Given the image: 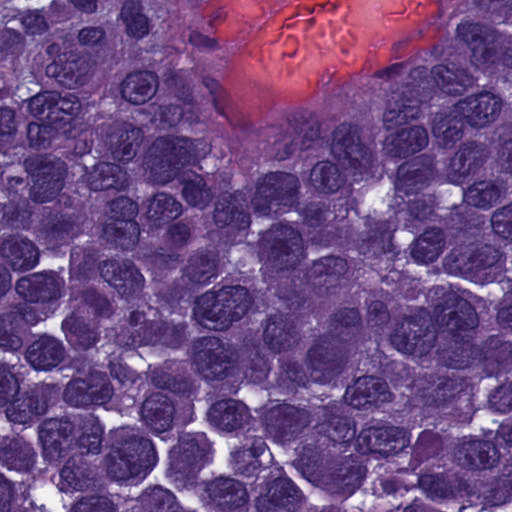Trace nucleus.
I'll list each match as a JSON object with an SVG mask.
<instances>
[{
	"label": "nucleus",
	"instance_id": "nucleus-26",
	"mask_svg": "<svg viewBox=\"0 0 512 512\" xmlns=\"http://www.w3.org/2000/svg\"><path fill=\"white\" fill-rule=\"evenodd\" d=\"M181 214V204L166 194H157L149 204L148 218L154 222H165Z\"/></svg>",
	"mask_w": 512,
	"mask_h": 512
},
{
	"label": "nucleus",
	"instance_id": "nucleus-39",
	"mask_svg": "<svg viewBox=\"0 0 512 512\" xmlns=\"http://www.w3.org/2000/svg\"><path fill=\"white\" fill-rule=\"evenodd\" d=\"M18 392V382L14 374L4 365L0 366V405L5 404Z\"/></svg>",
	"mask_w": 512,
	"mask_h": 512
},
{
	"label": "nucleus",
	"instance_id": "nucleus-18",
	"mask_svg": "<svg viewBox=\"0 0 512 512\" xmlns=\"http://www.w3.org/2000/svg\"><path fill=\"white\" fill-rule=\"evenodd\" d=\"M88 181L93 190L121 189L126 184V174L119 165L99 163L90 173Z\"/></svg>",
	"mask_w": 512,
	"mask_h": 512
},
{
	"label": "nucleus",
	"instance_id": "nucleus-21",
	"mask_svg": "<svg viewBox=\"0 0 512 512\" xmlns=\"http://www.w3.org/2000/svg\"><path fill=\"white\" fill-rule=\"evenodd\" d=\"M400 100L401 95L399 93H392L388 100L384 112V124L387 130H391L394 126L401 125L408 118H414L418 113V101L416 99H407L409 103H403V109H399Z\"/></svg>",
	"mask_w": 512,
	"mask_h": 512
},
{
	"label": "nucleus",
	"instance_id": "nucleus-63",
	"mask_svg": "<svg viewBox=\"0 0 512 512\" xmlns=\"http://www.w3.org/2000/svg\"><path fill=\"white\" fill-rule=\"evenodd\" d=\"M29 309V312L26 311L24 314H23V317L25 319L26 322L30 323V324H34L36 323L38 320H41L42 318L41 317H37V316H33L32 315V312L34 310V307H28Z\"/></svg>",
	"mask_w": 512,
	"mask_h": 512
},
{
	"label": "nucleus",
	"instance_id": "nucleus-60",
	"mask_svg": "<svg viewBox=\"0 0 512 512\" xmlns=\"http://www.w3.org/2000/svg\"><path fill=\"white\" fill-rule=\"evenodd\" d=\"M179 450L187 455H194L198 451V444L195 443V439H191L190 442L182 439Z\"/></svg>",
	"mask_w": 512,
	"mask_h": 512
},
{
	"label": "nucleus",
	"instance_id": "nucleus-17",
	"mask_svg": "<svg viewBox=\"0 0 512 512\" xmlns=\"http://www.w3.org/2000/svg\"><path fill=\"white\" fill-rule=\"evenodd\" d=\"M1 251L9 259L14 270H28L37 263V249L32 242L25 239L6 241L2 245Z\"/></svg>",
	"mask_w": 512,
	"mask_h": 512
},
{
	"label": "nucleus",
	"instance_id": "nucleus-15",
	"mask_svg": "<svg viewBox=\"0 0 512 512\" xmlns=\"http://www.w3.org/2000/svg\"><path fill=\"white\" fill-rule=\"evenodd\" d=\"M101 275L109 284L118 289L135 291L143 285L144 278L131 263L105 262L101 267ZM126 293V290L123 291Z\"/></svg>",
	"mask_w": 512,
	"mask_h": 512
},
{
	"label": "nucleus",
	"instance_id": "nucleus-27",
	"mask_svg": "<svg viewBox=\"0 0 512 512\" xmlns=\"http://www.w3.org/2000/svg\"><path fill=\"white\" fill-rule=\"evenodd\" d=\"M280 175H266L259 183L254 198L252 200L253 208L261 215L267 214L273 201L276 200L275 195L278 194L276 184L279 182Z\"/></svg>",
	"mask_w": 512,
	"mask_h": 512
},
{
	"label": "nucleus",
	"instance_id": "nucleus-19",
	"mask_svg": "<svg viewBox=\"0 0 512 512\" xmlns=\"http://www.w3.org/2000/svg\"><path fill=\"white\" fill-rule=\"evenodd\" d=\"M120 19L126 27L129 36L140 39L149 32L148 18L142 12L140 0H126L121 13Z\"/></svg>",
	"mask_w": 512,
	"mask_h": 512
},
{
	"label": "nucleus",
	"instance_id": "nucleus-32",
	"mask_svg": "<svg viewBox=\"0 0 512 512\" xmlns=\"http://www.w3.org/2000/svg\"><path fill=\"white\" fill-rule=\"evenodd\" d=\"M474 148L467 147L460 150L451 160L450 169L454 174L453 181L458 182L460 178L473 172L478 166V159Z\"/></svg>",
	"mask_w": 512,
	"mask_h": 512
},
{
	"label": "nucleus",
	"instance_id": "nucleus-9",
	"mask_svg": "<svg viewBox=\"0 0 512 512\" xmlns=\"http://www.w3.org/2000/svg\"><path fill=\"white\" fill-rule=\"evenodd\" d=\"M299 499L298 490L285 478L275 481L268 495L260 497L257 507L262 512H291Z\"/></svg>",
	"mask_w": 512,
	"mask_h": 512
},
{
	"label": "nucleus",
	"instance_id": "nucleus-30",
	"mask_svg": "<svg viewBox=\"0 0 512 512\" xmlns=\"http://www.w3.org/2000/svg\"><path fill=\"white\" fill-rule=\"evenodd\" d=\"M183 197L192 206L203 207L210 199V193L204 188L205 183L201 176L192 175V178L187 172H183Z\"/></svg>",
	"mask_w": 512,
	"mask_h": 512
},
{
	"label": "nucleus",
	"instance_id": "nucleus-1",
	"mask_svg": "<svg viewBox=\"0 0 512 512\" xmlns=\"http://www.w3.org/2000/svg\"><path fill=\"white\" fill-rule=\"evenodd\" d=\"M500 107V99L491 93L469 97L457 103L449 116L435 121L433 134L440 145L449 146L460 138L465 122L474 127L484 126L494 120Z\"/></svg>",
	"mask_w": 512,
	"mask_h": 512
},
{
	"label": "nucleus",
	"instance_id": "nucleus-3",
	"mask_svg": "<svg viewBox=\"0 0 512 512\" xmlns=\"http://www.w3.org/2000/svg\"><path fill=\"white\" fill-rule=\"evenodd\" d=\"M156 461L157 455L150 440L131 438L109 454L107 470L117 480H142Z\"/></svg>",
	"mask_w": 512,
	"mask_h": 512
},
{
	"label": "nucleus",
	"instance_id": "nucleus-45",
	"mask_svg": "<svg viewBox=\"0 0 512 512\" xmlns=\"http://www.w3.org/2000/svg\"><path fill=\"white\" fill-rule=\"evenodd\" d=\"M90 433L84 434L80 437V446L86 449L87 452L96 453L101 444V436L103 429L98 422L90 420L88 422Z\"/></svg>",
	"mask_w": 512,
	"mask_h": 512
},
{
	"label": "nucleus",
	"instance_id": "nucleus-38",
	"mask_svg": "<svg viewBox=\"0 0 512 512\" xmlns=\"http://www.w3.org/2000/svg\"><path fill=\"white\" fill-rule=\"evenodd\" d=\"M288 337L289 333L284 330L281 322L277 323L275 320H270L267 323L264 330V340L272 349L280 351L288 347Z\"/></svg>",
	"mask_w": 512,
	"mask_h": 512
},
{
	"label": "nucleus",
	"instance_id": "nucleus-37",
	"mask_svg": "<svg viewBox=\"0 0 512 512\" xmlns=\"http://www.w3.org/2000/svg\"><path fill=\"white\" fill-rule=\"evenodd\" d=\"M59 488L61 491L70 492L83 490L88 487V482L83 478L79 468L76 470L66 465L60 473Z\"/></svg>",
	"mask_w": 512,
	"mask_h": 512
},
{
	"label": "nucleus",
	"instance_id": "nucleus-4",
	"mask_svg": "<svg viewBox=\"0 0 512 512\" xmlns=\"http://www.w3.org/2000/svg\"><path fill=\"white\" fill-rule=\"evenodd\" d=\"M195 147L196 145L185 138L157 139L152 148V180L158 184H165L176 177L180 169L200 157Z\"/></svg>",
	"mask_w": 512,
	"mask_h": 512
},
{
	"label": "nucleus",
	"instance_id": "nucleus-57",
	"mask_svg": "<svg viewBox=\"0 0 512 512\" xmlns=\"http://www.w3.org/2000/svg\"><path fill=\"white\" fill-rule=\"evenodd\" d=\"M153 497L157 501H161L162 504H170L174 500V496L166 489H163L162 487H156L153 489Z\"/></svg>",
	"mask_w": 512,
	"mask_h": 512
},
{
	"label": "nucleus",
	"instance_id": "nucleus-8",
	"mask_svg": "<svg viewBox=\"0 0 512 512\" xmlns=\"http://www.w3.org/2000/svg\"><path fill=\"white\" fill-rule=\"evenodd\" d=\"M112 396V389L102 377L95 384L88 385L82 379L71 381L64 392L65 400L73 406L103 404Z\"/></svg>",
	"mask_w": 512,
	"mask_h": 512
},
{
	"label": "nucleus",
	"instance_id": "nucleus-22",
	"mask_svg": "<svg viewBox=\"0 0 512 512\" xmlns=\"http://www.w3.org/2000/svg\"><path fill=\"white\" fill-rule=\"evenodd\" d=\"M442 242L443 235L441 230L432 229L426 231L417 239L412 250V255L417 261L432 262L441 253Z\"/></svg>",
	"mask_w": 512,
	"mask_h": 512
},
{
	"label": "nucleus",
	"instance_id": "nucleus-59",
	"mask_svg": "<svg viewBox=\"0 0 512 512\" xmlns=\"http://www.w3.org/2000/svg\"><path fill=\"white\" fill-rule=\"evenodd\" d=\"M168 84L172 87H185L186 86V73L179 71L167 78Z\"/></svg>",
	"mask_w": 512,
	"mask_h": 512
},
{
	"label": "nucleus",
	"instance_id": "nucleus-55",
	"mask_svg": "<svg viewBox=\"0 0 512 512\" xmlns=\"http://www.w3.org/2000/svg\"><path fill=\"white\" fill-rule=\"evenodd\" d=\"M42 276H33V278H23L17 282L16 290L18 293L22 294L25 298L28 297L26 294V289H29L32 285L36 287L38 284L43 283Z\"/></svg>",
	"mask_w": 512,
	"mask_h": 512
},
{
	"label": "nucleus",
	"instance_id": "nucleus-33",
	"mask_svg": "<svg viewBox=\"0 0 512 512\" xmlns=\"http://www.w3.org/2000/svg\"><path fill=\"white\" fill-rule=\"evenodd\" d=\"M73 426L68 420H50L44 424L39 432V438L44 450H48L54 444H60V437L66 438L72 432Z\"/></svg>",
	"mask_w": 512,
	"mask_h": 512
},
{
	"label": "nucleus",
	"instance_id": "nucleus-52",
	"mask_svg": "<svg viewBox=\"0 0 512 512\" xmlns=\"http://www.w3.org/2000/svg\"><path fill=\"white\" fill-rule=\"evenodd\" d=\"M14 130V114L11 109H0V134L10 135Z\"/></svg>",
	"mask_w": 512,
	"mask_h": 512
},
{
	"label": "nucleus",
	"instance_id": "nucleus-7",
	"mask_svg": "<svg viewBox=\"0 0 512 512\" xmlns=\"http://www.w3.org/2000/svg\"><path fill=\"white\" fill-rule=\"evenodd\" d=\"M59 46L50 45L47 53L55 57L46 67V73L49 76L59 78V81L68 87L82 85L88 74L90 67L84 59H69L67 55L59 54Z\"/></svg>",
	"mask_w": 512,
	"mask_h": 512
},
{
	"label": "nucleus",
	"instance_id": "nucleus-40",
	"mask_svg": "<svg viewBox=\"0 0 512 512\" xmlns=\"http://www.w3.org/2000/svg\"><path fill=\"white\" fill-rule=\"evenodd\" d=\"M458 35L467 43L472 45V51L476 57L477 53L482 50L480 44L483 43L481 37L482 27L473 23H462L457 28Z\"/></svg>",
	"mask_w": 512,
	"mask_h": 512
},
{
	"label": "nucleus",
	"instance_id": "nucleus-44",
	"mask_svg": "<svg viewBox=\"0 0 512 512\" xmlns=\"http://www.w3.org/2000/svg\"><path fill=\"white\" fill-rule=\"evenodd\" d=\"M280 235L283 236L281 249L286 256L302 254V240L298 232L291 227L285 226L282 227Z\"/></svg>",
	"mask_w": 512,
	"mask_h": 512
},
{
	"label": "nucleus",
	"instance_id": "nucleus-50",
	"mask_svg": "<svg viewBox=\"0 0 512 512\" xmlns=\"http://www.w3.org/2000/svg\"><path fill=\"white\" fill-rule=\"evenodd\" d=\"M19 337L8 333L6 329L5 319L0 318V346L7 350H16L20 347Z\"/></svg>",
	"mask_w": 512,
	"mask_h": 512
},
{
	"label": "nucleus",
	"instance_id": "nucleus-42",
	"mask_svg": "<svg viewBox=\"0 0 512 512\" xmlns=\"http://www.w3.org/2000/svg\"><path fill=\"white\" fill-rule=\"evenodd\" d=\"M22 405L23 403L17 405L14 403L7 408L6 415L11 422L26 424L32 419L34 415H40L45 411L43 406L31 408L30 406L28 407L25 405L23 409H20Z\"/></svg>",
	"mask_w": 512,
	"mask_h": 512
},
{
	"label": "nucleus",
	"instance_id": "nucleus-2",
	"mask_svg": "<svg viewBox=\"0 0 512 512\" xmlns=\"http://www.w3.org/2000/svg\"><path fill=\"white\" fill-rule=\"evenodd\" d=\"M250 299L244 287H225L207 292L196 302L194 315L205 327L215 330L227 328L234 320L240 319L249 307Z\"/></svg>",
	"mask_w": 512,
	"mask_h": 512
},
{
	"label": "nucleus",
	"instance_id": "nucleus-54",
	"mask_svg": "<svg viewBox=\"0 0 512 512\" xmlns=\"http://www.w3.org/2000/svg\"><path fill=\"white\" fill-rule=\"evenodd\" d=\"M391 343L402 353H414L418 346V342L415 341V338H413V340H404L398 334L392 336Z\"/></svg>",
	"mask_w": 512,
	"mask_h": 512
},
{
	"label": "nucleus",
	"instance_id": "nucleus-34",
	"mask_svg": "<svg viewBox=\"0 0 512 512\" xmlns=\"http://www.w3.org/2000/svg\"><path fill=\"white\" fill-rule=\"evenodd\" d=\"M214 261L207 256L197 255L189 260L184 271V277L194 283H205L213 276Z\"/></svg>",
	"mask_w": 512,
	"mask_h": 512
},
{
	"label": "nucleus",
	"instance_id": "nucleus-41",
	"mask_svg": "<svg viewBox=\"0 0 512 512\" xmlns=\"http://www.w3.org/2000/svg\"><path fill=\"white\" fill-rule=\"evenodd\" d=\"M492 227L504 239L512 238V207H505L492 217Z\"/></svg>",
	"mask_w": 512,
	"mask_h": 512
},
{
	"label": "nucleus",
	"instance_id": "nucleus-58",
	"mask_svg": "<svg viewBox=\"0 0 512 512\" xmlns=\"http://www.w3.org/2000/svg\"><path fill=\"white\" fill-rule=\"evenodd\" d=\"M67 338L71 343L79 344V346L81 347H88L95 341V339L92 338L90 335L82 338L81 336L78 337L72 331H70V334H67Z\"/></svg>",
	"mask_w": 512,
	"mask_h": 512
},
{
	"label": "nucleus",
	"instance_id": "nucleus-20",
	"mask_svg": "<svg viewBox=\"0 0 512 512\" xmlns=\"http://www.w3.org/2000/svg\"><path fill=\"white\" fill-rule=\"evenodd\" d=\"M346 395L347 399H349L350 403L354 406L362 404L360 401H356V399L353 398L356 395L365 398L367 402L387 401L389 396L386 392V384L380 379L371 376L359 378L355 387L348 388Z\"/></svg>",
	"mask_w": 512,
	"mask_h": 512
},
{
	"label": "nucleus",
	"instance_id": "nucleus-56",
	"mask_svg": "<svg viewBox=\"0 0 512 512\" xmlns=\"http://www.w3.org/2000/svg\"><path fill=\"white\" fill-rule=\"evenodd\" d=\"M170 235L175 243L186 240L189 236V229L185 224H176L170 228Z\"/></svg>",
	"mask_w": 512,
	"mask_h": 512
},
{
	"label": "nucleus",
	"instance_id": "nucleus-47",
	"mask_svg": "<svg viewBox=\"0 0 512 512\" xmlns=\"http://www.w3.org/2000/svg\"><path fill=\"white\" fill-rule=\"evenodd\" d=\"M76 512H114L113 503L106 497H93L77 504Z\"/></svg>",
	"mask_w": 512,
	"mask_h": 512
},
{
	"label": "nucleus",
	"instance_id": "nucleus-23",
	"mask_svg": "<svg viewBox=\"0 0 512 512\" xmlns=\"http://www.w3.org/2000/svg\"><path fill=\"white\" fill-rule=\"evenodd\" d=\"M462 450L466 453L467 464L474 467L489 468L497 461V451L487 441L474 440L465 444Z\"/></svg>",
	"mask_w": 512,
	"mask_h": 512
},
{
	"label": "nucleus",
	"instance_id": "nucleus-61",
	"mask_svg": "<svg viewBox=\"0 0 512 512\" xmlns=\"http://www.w3.org/2000/svg\"><path fill=\"white\" fill-rule=\"evenodd\" d=\"M79 9L85 12H93L96 9V0H71Z\"/></svg>",
	"mask_w": 512,
	"mask_h": 512
},
{
	"label": "nucleus",
	"instance_id": "nucleus-29",
	"mask_svg": "<svg viewBox=\"0 0 512 512\" xmlns=\"http://www.w3.org/2000/svg\"><path fill=\"white\" fill-rule=\"evenodd\" d=\"M433 75L437 84L446 93H460L472 80L464 71H453L446 66H437L433 69Z\"/></svg>",
	"mask_w": 512,
	"mask_h": 512
},
{
	"label": "nucleus",
	"instance_id": "nucleus-51",
	"mask_svg": "<svg viewBox=\"0 0 512 512\" xmlns=\"http://www.w3.org/2000/svg\"><path fill=\"white\" fill-rule=\"evenodd\" d=\"M181 116L182 113L179 107L169 106L160 109L159 118H155V122L159 121L163 125L172 126L180 121Z\"/></svg>",
	"mask_w": 512,
	"mask_h": 512
},
{
	"label": "nucleus",
	"instance_id": "nucleus-25",
	"mask_svg": "<svg viewBox=\"0 0 512 512\" xmlns=\"http://www.w3.org/2000/svg\"><path fill=\"white\" fill-rule=\"evenodd\" d=\"M386 141L387 145H394L399 153H414L427 145L428 135L423 128L412 127L409 130L401 131L396 139L390 135Z\"/></svg>",
	"mask_w": 512,
	"mask_h": 512
},
{
	"label": "nucleus",
	"instance_id": "nucleus-43",
	"mask_svg": "<svg viewBox=\"0 0 512 512\" xmlns=\"http://www.w3.org/2000/svg\"><path fill=\"white\" fill-rule=\"evenodd\" d=\"M214 219L217 224H220V225H225L227 223L234 224L235 226H237L240 229H245L250 224L249 217L246 214H244L243 212L224 211V209H222L220 207V205H217V207H216Z\"/></svg>",
	"mask_w": 512,
	"mask_h": 512
},
{
	"label": "nucleus",
	"instance_id": "nucleus-64",
	"mask_svg": "<svg viewBox=\"0 0 512 512\" xmlns=\"http://www.w3.org/2000/svg\"><path fill=\"white\" fill-rule=\"evenodd\" d=\"M506 151L508 152L507 157V169L512 174V141L507 145Z\"/></svg>",
	"mask_w": 512,
	"mask_h": 512
},
{
	"label": "nucleus",
	"instance_id": "nucleus-6",
	"mask_svg": "<svg viewBox=\"0 0 512 512\" xmlns=\"http://www.w3.org/2000/svg\"><path fill=\"white\" fill-rule=\"evenodd\" d=\"M30 112L39 117L48 110L47 119L50 124L56 129L57 122H68L70 119L65 116L59 117L61 112L64 115H71L79 108L77 98L68 94L67 96L60 97L56 92H45L32 97L28 104Z\"/></svg>",
	"mask_w": 512,
	"mask_h": 512
},
{
	"label": "nucleus",
	"instance_id": "nucleus-13",
	"mask_svg": "<svg viewBox=\"0 0 512 512\" xmlns=\"http://www.w3.org/2000/svg\"><path fill=\"white\" fill-rule=\"evenodd\" d=\"M208 498L219 506L236 508L247 500V492L243 485L233 479L219 478L206 488Z\"/></svg>",
	"mask_w": 512,
	"mask_h": 512
},
{
	"label": "nucleus",
	"instance_id": "nucleus-11",
	"mask_svg": "<svg viewBox=\"0 0 512 512\" xmlns=\"http://www.w3.org/2000/svg\"><path fill=\"white\" fill-rule=\"evenodd\" d=\"M173 412V405L167 396L155 393L144 401L141 416L151 429L160 433L171 427Z\"/></svg>",
	"mask_w": 512,
	"mask_h": 512
},
{
	"label": "nucleus",
	"instance_id": "nucleus-49",
	"mask_svg": "<svg viewBox=\"0 0 512 512\" xmlns=\"http://www.w3.org/2000/svg\"><path fill=\"white\" fill-rule=\"evenodd\" d=\"M50 126L40 125L37 123H30L28 126V137L32 145L36 147L44 146L47 141L46 134H48Z\"/></svg>",
	"mask_w": 512,
	"mask_h": 512
},
{
	"label": "nucleus",
	"instance_id": "nucleus-36",
	"mask_svg": "<svg viewBox=\"0 0 512 512\" xmlns=\"http://www.w3.org/2000/svg\"><path fill=\"white\" fill-rule=\"evenodd\" d=\"M111 209L115 213L114 216L116 220L120 221L121 225L124 223L125 227H128L130 230H132L133 234L138 233L136 223L129 220L137 213L136 203L131 201L129 198L120 197L112 202Z\"/></svg>",
	"mask_w": 512,
	"mask_h": 512
},
{
	"label": "nucleus",
	"instance_id": "nucleus-10",
	"mask_svg": "<svg viewBox=\"0 0 512 512\" xmlns=\"http://www.w3.org/2000/svg\"><path fill=\"white\" fill-rule=\"evenodd\" d=\"M209 420L225 431L242 427L249 418L247 407L236 400H224L214 404L208 412Z\"/></svg>",
	"mask_w": 512,
	"mask_h": 512
},
{
	"label": "nucleus",
	"instance_id": "nucleus-31",
	"mask_svg": "<svg viewBox=\"0 0 512 512\" xmlns=\"http://www.w3.org/2000/svg\"><path fill=\"white\" fill-rule=\"evenodd\" d=\"M499 191L489 182H479L464 194L465 201L473 206L487 208L497 201Z\"/></svg>",
	"mask_w": 512,
	"mask_h": 512
},
{
	"label": "nucleus",
	"instance_id": "nucleus-16",
	"mask_svg": "<svg viewBox=\"0 0 512 512\" xmlns=\"http://www.w3.org/2000/svg\"><path fill=\"white\" fill-rule=\"evenodd\" d=\"M157 80L153 73L130 74L122 84V96L133 104L148 101L156 92Z\"/></svg>",
	"mask_w": 512,
	"mask_h": 512
},
{
	"label": "nucleus",
	"instance_id": "nucleus-62",
	"mask_svg": "<svg viewBox=\"0 0 512 512\" xmlns=\"http://www.w3.org/2000/svg\"><path fill=\"white\" fill-rule=\"evenodd\" d=\"M134 154L132 144H126L121 153L119 151H115V158L121 161L128 160Z\"/></svg>",
	"mask_w": 512,
	"mask_h": 512
},
{
	"label": "nucleus",
	"instance_id": "nucleus-28",
	"mask_svg": "<svg viewBox=\"0 0 512 512\" xmlns=\"http://www.w3.org/2000/svg\"><path fill=\"white\" fill-rule=\"evenodd\" d=\"M312 185L324 192L336 190L341 184V175L335 165L330 162H320L311 171Z\"/></svg>",
	"mask_w": 512,
	"mask_h": 512
},
{
	"label": "nucleus",
	"instance_id": "nucleus-35",
	"mask_svg": "<svg viewBox=\"0 0 512 512\" xmlns=\"http://www.w3.org/2000/svg\"><path fill=\"white\" fill-rule=\"evenodd\" d=\"M427 179L425 172L418 169L410 171L406 166H401L398 171L396 190L406 194L412 193L422 188Z\"/></svg>",
	"mask_w": 512,
	"mask_h": 512
},
{
	"label": "nucleus",
	"instance_id": "nucleus-48",
	"mask_svg": "<svg viewBox=\"0 0 512 512\" xmlns=\"http://www.w3.org/2000/svg\"><path fill=\"white\" fill-rule=\"evenodd\" d=\"M22 25L30 34H40L46 29L44 17L37 11L27 12L21 18Z\"/></svg>",
	"mask_w": 512,
	"mask_h": 512
},
{
	"label": "nucleus",
	"instance_id": "nucleus-46",
	"mask_svg": "<svg viewBox=\"0 0 512 512\" xmlns=\"http://www.w3.org/2000/svg\"><path fill=\"white\" fill-rule=\"evenodd\" d=\"M265 449H266V444L262 441V440H257L254 444V447L252 450H248V451H237L233 454V457L237 463V470L241 473V474H245L247 472V469L244 468L241 464H240V461L241 459H245V458H251V460L249 461V467H252L253 469H256L257 465H258V460H257V457L262 455L264 452H265Z\"/></svg>",
	"mask_w": 512,
	"mask_h": 512
},
{
	"label": "nucleus",
	"instance_id": "nucleus-5",
	"mask_svg": "<svg viewBox=\"0 0 512 512\" xmlns=\"http://www.w3.org/2000/svg\"><path fill=\"white\" fill-rule=\"evenodd\" d=\"M408 443L407 433L397 427H370L357 438V446L362 453H392L403 449Z\"/></svg>",
	"mask_w": 512,
	"mask_h": 512
},
{
	"label": "nucleus",
	"instance_id": "nucleus-24",
	"mask_svg": "<svg viewBox=\"0 0 512 512\" xmlns=\"http://www.w3.org/2000/svg\"><path fill=\"white\" fill-rule=\"evenodd\" d=\"M332 153L338 159H349L353 169H357L356 154H360L361 149L355 142V136L349 132L348 127L343 126L333 134Z\"/></svg>",
	"mask_w": 512,
	"mask_h": 512
},
{
	"label": "nucleus",
	"instance_id": "nucleus-53",
	"mask_svg": "<svg viewBox=\"0 0 512 512\" xmlns=\"http://www.w3.org/2000/svg\"><path fill=\"white\" fill-rule=\"evenodd\" d=\"M102 38L103 32L98 28H85L79 33V41L82 45H94Z\"/></svg>",
	"mask_w": 512,
	"mask_h": 512
},
{
	"label": "nucleus",
	"instance_id": "nucleus-12",
	"mask_svg": "<svg viewBox=\"0 0 512 512\" xmlns=\"http://www.w3.org/2000/svg\"><path fill=\"white\" fill-rule=\"evenodd\" d=\"M28 170L34 176L40 177L37 181H42V184H37L32 189V195L35 201L46 202L53 198L54 194L62 187L61 178L63 174V164L59 161L54 163H46L40 165L36 170L28 165Z\"/></svg>",
	"mask_w": 512,
	"mask_h": 512
},
{
	"label": "nucleus",
	"instance_id": "nucleus-14",
	"mask_svg": "<svg viewBox=\"0 0 512 512\" xmlns=\"http://www.w3.org/2000/svg\"><path fill=\"white\" fill-rule=\"evenodd\" d=\"M63 358V349L59 341L44 337L34 342L26 353V359L36 370H48Z\"/></svg>",
	"mask_w": 512,
	"mask_h": 512
}]
</instances>
